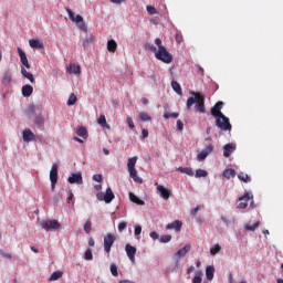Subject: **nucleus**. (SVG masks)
<instances>
[{
    "label": "nucleus",
    "instance_id": "nucleus-1",
    "mask_svg": "<svg viewBox=\"0 0 283 283\" xmlns=\"http://www.w3.org/2000/svg\"><path fill=\"white\" fill-rule=\"evenodd\" d=\"M191 95L195 97H189L187 99V109H191V106L197 103L195 106L196 111L199 112V114H205L207 112V108L205 107V95L198 92H192Z\"/></svg>",
    "mask_w": 283,
    "mask_h": 283
},
{
    "label": "nucleus",
    "instance_id": "nucleus-2",
    "mask_svg": "<svg viewBox=\"0 0 283 283\" xmlns=\"http://www.w3.org/2000/svg\"><path fill=\"white\" fill-rule=\"evenodd\" d=\"M66 12L69 14V19L76 23L77 28L82 30L83 32H87V25L85 24V21L83 20V17L81 14L75 15L72 12V9L67 8Z\"/></svg>",
    "mask_w": 283,
    "mask_h": 283
},
{
    "label": "nucleus",
    "instance_id": "nucleus-3",
    "mask_svg": "<svg viewBox=\"0 0 283 283\" xmlns=\"http://www.w3.org/2000/svg\"><path fill=\"white\" fill-rule=\"evenodd\" d=\"M155 56L158 61H161L163 63H171L174 61V55L171 53L167 52V49L165 46H161L157 53H155Z\"/></svg>",
    "mask_w": 283,
    "mask_h": 283
},
{
    "label": "nucleus",
    "instance_id": "nucleus-4",
    "mask_svg": "<svg viewBox=\"0 0 283 283\" xmlns=\"http://www.w3.org/2000/svg\"><path fill=\"white\" fill-rule=\"evenodd\" d=\"M216 125L219 129H221V132H231L232 129L229 117H227L226 115H223V117H217Z\"/></svg>",
    "mask_w": 283,
    "mask_h": 283
},
{
    "label": "nucleus",
    "instance_id": "nucleus-5",
    "mask_svg": "<svg viewBox=\"0 0 283 283\" xmlns=\"http://www.w3.org/2000/svg\"><path fill=\"white\" fill-rule=\"evenodd\" d=\"M114 242H116V235L113 233H107L104 237V251L109 255L112 253V247H114Z\"/></svg>",
    "mask_w": 283,
    "mask_h": 283
},
{
    "label": "nucleus",
    "instance_id": "nucleus-6",
    "mask_svg": "<svg viewBox=\"0 0 283 283\" xmlns=\"http://www.w3.org/2000/svg\"><path fill=\"white\" fill-rule=\"evenodd\" d=\"M51 189H55L56 182H59V165L53 164L50 171Z\"/></svg>",
    "mask_w": 283,
    "mask_h": 283
},
{
    "label": "nucleus",
    "instance_id": "nucleus-7",
    "mask_svg": "<svg viewBox=\"0 0 283 283\" xmlns=\"http://www.w3.org/2000/svg\"><path fill=\"white\" fill-rule=\"evenodd\" d=\"M41 228L44 229V231H50L51 229H61V223H59L57 220H49V221H42Z\"/></svg>",
    "mask_w": 283,
    "mask_h": 283
},
{
    "label": "nucleus",
    "instance_id": "nucleus-8",
    "mask_svg": "<svg viewBox=\"0 0 283 283\" xmlns=\"http://www.w3.org/2000/svg\"><path fill=\"white\" fill-rule=\"evenodd\" d=\"M249 200H253V193L245 192L243 196L239 197L238 209H247L249 207Z\"/></svg>",
    "mask_w": 283,
    "mask_h": 283
},
{
    "label": "nucleus",
    "instance_id": "nucleus-9",
    "mask_svg": "<svg viewBox=\"0 0 283 283\" xmlns=\"http://www.w3.org/2000/svg\"><path fill=\"white\" fill-rule=\"evenodd\" d=\"M222 107H224V102H217L214 106L211 108V115L214 116V118L224 117L222 113Z\"/></svg>",
    "mask_w": 283,
    "mask_h": 283
},
{
    "label": "nucleus",
    "instance_id": "nucleus-10",
    "mask_svg": "<svg viewBox=\"0 0 283 283\" xmlns=\"http://www.w3.org/2000/svg\"><path fill=\"white\" fill-rule=\"evenodd\" d=\"M213 151V145L209 144L208 146H206L200 154L197 155V160L199 163H202V160H205L207 158V156H209V154H211Z\"/></svg>",
    "mask_w": 283,
    "mask_h": 283
},
{
    "label": "nucleus",
    "instance_id": "nucleus-11",
    "mask_svg": "<svg viewBox=\"0 0 283 283\" xmlns=\"http://www.w3.org/2000/svg\"><path fill=\"white\" fill-rule=\"evenodd\" d=\"M70 185H83V175L81 172H73L69 178Z\"/></svg>",
    "mask_w": 283,
    "mask_h": 283
},
{
    "label": "nucleus",
    "instance_id": "nucleus-12",
    "mask_svg": "<svg viewBox=\"0 0 283 283\" xmlns=\"http://www.w3.org/2000/svg\"><path fill=\"white\" fill-rule=\"evenodd\" d=\"M125 251H126V255L128 256V259L130 260V262H136V248L133 247L132 244L127 243L125 245Z\"/></svg>",
    "mask_w": 283,
    "mask_h": 283
},
{
    "label": "nucleus",
    "instance_id": "nucleus-13",
    "mask_svg": "<svg viewBox=\"0 0 283 283\" xmlns=\"http://www.w3.org/2000/svg\"><path fill=\"white\" fill-rule=\"evenodd\" d=\"M22 138L24 143H36V135H34V133H32L30 129H24L22 132Z\"/></svg>",
    "mask_w": 283,
    "mask_h": 283
},
{
    "label": "nucleus",
    "instance_id": "nucleus-14",
    "mask_svg": "<svg viewBox=\"0 0 283 283\" xmlns=\"http://www.w3.org/2000/svg\"><path fill=\"white\" fill-rule=\"evenodd\" d=\"M157 187V191L160 193L161 198L164 200H167L168 198H171V190L165 188L163 185L155 184Z\"/></svg>",
    "mask_w": 283,
    "mask_h": 283
},
{
    "label": "nucleus",
    "instance_id": "nucleus-15",
    "mask_svg": "<svg viewBox=\"0 0 283 283\" xmlns=\"http://www.w3.org/2000/svg\"><path fill=\"white\" fill-rule=\"evenodd\" d=\"M18 53H19L22 65H24L27 70H30V62H28V55H25V52L23 51V49L18 48Z\"/></svg>",
    "mask_w": 283,
    "mask_h": 283
},
{
    "label": "nucleus",
    "instance_id": "nucleus-16",
    "mask_svg": "<svg viewBox=\"0 0 283 283\" xmlns=\"http://www.w3.org/2000/svg\"><path fill=\"white\" fill-rule=\"evenodd\" d=\"M166 229L168 231L175 230V231H180V229H182V221L180 220H175L171 223H168L166 226Z\"/></svg>",
    "mask_w": 283,
    "mask_h": 283
},
{
    "label": "nucleus",
    "instance_id": "nucleus-17",
    "mask_svg": "<svg viewBox=\"0 0 283 283\" xmlns=\"http://www.w3.org/2000/svg\"><path fill=\"white\" fill-rule=\"evenodd\" d=\"M115 198L116 196L114 195V191H112V188H107L103 197L104 202H106V205H109Z\"/></svg>",
    "mask_w": 283,
    "mask_h": 283
},
{
    "label": "nucleus",
    "instance_id": "nucleus-18",
    "mask_svg": "<svg viewBox=\"0 0 283 283\" xmlns=\"http://www.w3.org/2000/svg\"><path fill=\"white\" fill-rule=\"evenodd\" d=\"M235 151V146L232 144H226L223 146V156L224 158H229V156H231V154H233Z\"/></svg>",
    "mask_w": 283,
    "mask_h": 283
},
{
    "label": "nucleus",
    "instance_id": "nucleus-19",
    "mask_svg": "<svg viewBox=\"0 0 283 283\" xmlns=\"http://www.w3.org/2000/svg\"><path fill=\"white\" fill-rule=\"evenodd\" d=\"M128 171H129L130 178H133L135 182L143 185V178L138 177V170H136V168H129Z\"/></svg>",
    "mask_w": 283,
    "mask_h": 283
},
{
    "label": "nucleus",
    "instance_id": "nucleus-20",
    "mask_svg": "<svg viewBox=\"0 0 283 283\" xmlns=\"http://www.w3.org/2000/svg\"><path fill=\"white\" fill-rule=\"evenodd\" d=\"M1 83L2 85H10V83H12V73L10 72V70L3 73Z\"/></svg>",
    "mask_w": 283,
    "mask_h": 283
},
{
    "label": "nucleus",
    "instance_id": "nucleus-21",
    "mask_svg": "<svg viewBox=\"0 0 283 283\" xmlns=\"http://www.w3.org/2000/svg\"><path fill=\"white\" fill-rule=\"evenodd\" d=\"M33 92H34V87H32V85L27 84L22 86V96H24V98L32 96Z\"/></svg>",
    "mask_w": 283,
    "mask_h": 283
},
{
    "label": "nucleus",
    "instance_id": "nucleus-22",
    "mask_svg": "<svg viewBox=\"0 0 283 283\" xmlns=\"http://www.w3.org/2000/svg\"><path fill=\"white\" fill-rule=\"evenodd\" d=\"M29 45H30V48H32L33 50H43V43L41 42V40L31 39V40L29 41Z\"/></svg>",
    "mask_w": 283,
    "mask_h": 283
},
{
    "label": "nucleus",
    "instance_id": "nucleus-23",
    "mask_svg": "<svg viewBox=\"0 0 283 283\" xmlns=\"http://www.w3.org/2000/svg\"><path fill=\"white\" fill-rule=\"evenodd\" d=\"M189 251H191V245L187 244L180 250H178L175 255L176 258H185L187 253H189Z\"/></svg>",
    "mask_w": 283,
    "mask_h": 283
},
{
    "label": "nucleus",
    "instance_id": "nucleus-24",
    "mask_svg": "<svg viewBox=\"0 0 283 283\" xmlns=\"http://www.w3.org/2000/svg\"><path fill=\"white\" fill-rule=\"evenodd\" d=\"M214 273H216V268H213V265H209L206 268L207 280L209 281L213 280Z\"/></svg>",
    "mask_w": 283,
    "mask_h": 283
},
{
    "label": "nucleus",
    "instance_id": "nucleus-25",
    "mask_svg": "<svg viewBox=\"0 0 283 283\" xmlns=\"http://www.w3.org/2000/svg\"><path fill=\"white\" fill-rule=\"evenodd\" d=\"M21 74L24 78H28V81H30V83H34V75H32V73L28 72V70H25V67H21Z\"/></svg>",
    "mask_w": 283,
    "mask_h": 283
},
{
    "label": "nucleus",
    "instance_id": "nucleus-26",
    "mask_svg": "<svg viewBox=\"0 0 283 283\" xmlns=\"http://www.w3.org/2000/svg\"><path fill=\"white\" fill-rule=\"evenodd\" d=\"M223 178H227V180H231V178H235V169L228 168L223 171Z\"/></svg>",
    "mask_w": 283,
    "mask_h": 283
},
{
    "label": "nucleus",
    "instance_id": "nucleus-27",
    "mask_svg": "<svg viewBox=\"0 0 283 283\" xmlns=\"http://www.w3.org/2000/svg\"><path fill=\"white\" fill-rule=\"evenodd\" d=\"M70 74H81V65L70 64L67 67Z\"/></svg>",
    "mask_w": 283,
    "mask_h": 283
},
{
    "label": "nucleus",
    "instance_id": "nucleus-28",
    "mask_svg": "<svg viewBox=\"0 0 283 283\" xmlns=\"http://www.w3.org/2000/svg\"><path fill=\"white\" fill-rule=\"evenodd\" d=\"M117 48H118V44L116 43V40H108L107 41V50H108V52L114 53V52H116Z\"/></svg>",
    "mask_w": 283,
    "mask_h": 283
},
{
    "label": "nucleus",
    "instance_id": "nucleus-29",
    "mask_svg": "<svg viewBox=\"0 0 283 283\" xmlns=\"http://www.w3.org/2000/svg\"><path fill=\"white\" fill-rule=\"evenodd\" d=\"M171 87H172L174 92H176V94H178L179 96H182V87L180 86V84L177 81L171 82Z\"/></svg>",
    "mask_w": 283,
    "mask_h": 283
},
{
    "label": "nucleus",
    "instance_id": "nucleus-30",
    "mask_svg": "<svg viewBox=\"0 0 283 283\" xmlns=\"http://www.w3.org/2000/svg\"><path fill=\"white\" fill-rule=\"evenodd\" d=\"M129 200L132 202H135V205H139V206H144L145 205V201H143L142 199H139L136 195H134V192H130L129 193Z\"/></svg>",
    "mask_w": 283,
    "mask_h": 283
},
{
    "label": "nucleus",
    "instance_id": "nucleus-31",
    "mask_svg": "<svg viewBox=\"0 0 283 283\" xmlns=\"http://www.w3.org/2000/svg\"><path fill=\"white\" fill-rule=\"evenodd\" d=\"M63 277V272L62 271H55L51 274L50 276V282H56V280H61Z\"/></svg>",
    "mask_w": 283,
    "mask_h": 283
},
{
    "label": "nucleus",
    "instance_id": "nucleus-32",
    "mask_svg": "<svg viewBox=\"0 0 283 283\" xmlns=\"http://www.w3.org/2000/svg\"><path fill=\"white\" fill-rule=\"evenodd\" d=\"M177 171H180V174H186L187 176H193V169H191V167H179L177 168Z\"/></svg>",
    "mask_w": 283,
    "mask_h": 283
},
{
    "label": "nucleus",
    "instance_id": "nucleus-33",
    "mask_svg": "<svg viewBox=\"0 0 283 283\" xmlns=\"http://www.w3.org/2000/svg\"><path fill=\"white\" fill-rule=\"evenodd\" d=\"M138 160V157H132L128 159L127 168L128 169H136V163Z\"/></svg>",
    "mask_w": 283,
    "mask_h": 283
},
{
    "label": "nucleus",
    "instance_id": "nucleus-34",
    "mask_svg": "<svg viewBox=\"0 0 283 283\" xmlns=\"http://www.w3.org/2000/svg\"><path fill=\"white\" fill-rule=\"evenodd\" d=\"M138 116H139V119L143 120V123H149V120H151V116H149V114L145 112H140Z\"/></svg>",
    "mask_w": 283,
    "mask_h": 283
},
{
    "label": "nucleus",
    "instance_id": "nucleus-35",
    "mask_svg": "<svg viewBox=\"0 0 283 283\" xmlns=\"http://www.w3.org/2000/svg\"><path fill=\"white\" fill-rule=\"evenodd\" d=\"M238 178L241 182H251V177L244 172H239Z\"/></svg>",
    "mask_w": 283,
    "mask_h": 283
},
{
    "label": "nucleus",
    "instance_id": "nucleus-36",
    "mask_svg": "<svg viewBox=\"0 0 283 283\" xmlns=\"http://www.w3.org/2000/svg\"><path fill=\"white\" fill-rule=\"evenodd\" d=\"M97 123L98 125H101V127H107L109 129V125H107V119L105 118V115H101L97 119Z\"/></svg>",
    "mask_w": 283,
    "mask_h": 283
},
{
    "label": "nucleus",
    "instance_id": "nucleus-37",
    "mask_svg": "<svg viewBox=\"0 0 283 283\" xmlns=\"http://www.w3.org/2000/svg\"><path fill=\"white\" fill-rule=\"evenodd\" d=\"M76 101H78V98L76 97V94L72 93V94L69 96L67 105H69V106L76 105Z\"/></svg>",
    "mask_w": 283,
    "mask_h": 283
},
{
    "label": "nucleus",
    "instance_id": "nucleus-38",
    "mask_svg": "<svg viewBox=\"0 0 283 283\" xmlns=\"http://www.w3.org/2000/svg\"><path fill=\"white\" fill-rule=\"evenodd\" d=\"M192 283H202V271H197Z\"/></svg>",
    "mask_w": 283,
    "mask_h": 283
},
{
    "label": "nucleus",
    "instance_id": "nucleus-39",
    "mask_svg": "<svg viewBox=\"0 0 283 283\" xmlns=\"http://www.w3.org/2000/svg\"><path fill=\"white\" fill-rule=\"evenodd\" d=\"M76 134L81 137V138H85V135L87 134V128L80 126L76 130Z\"/></svg>",
    "mask_w": 283,
    "mask_h": 283
},
{
    "label": "nucleus",
    "instance_id": "nucleus-40",
    "mask_svg": "<svg viewBox=\"0 0 283 283\" xmlns=\"http://www.w3.org/2000/svg\"><path fill=\"white\" fill-rule=\"evenodd\" d=\"M220 251H222V247H220V244H214L213 248L210 249V253L212 255H218V253H220Z\"/></svg>",
    "mask_w": 283,
    "mask_h": 283
},
{
    "label": "nucleus",
    "instance_id": "nucleus-41",
    "mask_svg": "<svg viewBox=\"0 0 283 283\" xmlns=\"http://www.w3.org/2000/svg\"><path fill=\"white\" fill-rule=\"evenodd\" d=\"M159 242H161V244H167L168 242H171V234L161 235Z\"/></svg>",
    "mask_w": 283,
    "mask_h": 283
},
{
    "label": "nucleus",
    "instance_id": "nucleus-42",
    "mask_svg": "<svg viewBox=\"0 0 283 283\" xmlns=\"http://www.w3.org/2000/svg\"><path fill=\"white\" fill-rule=\"evenodd\" d=\"M208 172L205 169H197L196 171V178H207Z\"/></svg>",
    "mask_w": 283,
    "mask_h": 283
},
{
    "label": "nucleus",
    "instance_id": "nucleus-43",
    "mask_svg": "<svg viewBox=\"0 0 283 283\" xmlns=\"http://www.w3.org/2000/svg\"><path fill=\"white\" fill-rule=\"evenodd\" d=\"M111 273L114 277H118V266H116V263L111 264Z\"/></svg>",
    "mask_w": 283,
    "mask_h": 283
},
{
    "label": "nucleus",
    "instance_id": "nucleus-44",
    "mask_svg": "<svg viewBox=\"0 0 283 283\" xmlns=\"http://www.w3.org/2000/svg\"><path fill=\"white\" fill-rule=\"evenodd\" d=\"M178 116H180L179 113H169V112H166V113L164 114V118H166V119H169V118H178Z\"/></svg>",
    "mask_w": 283,
    "mask_h": 283
},
{
    "label": "nucleus",
    "instance_id": "nucleus-45",
    "mask_svg": "<svg viewBox=\"0 0 283 283\" xmlns=\"http://www.w3.org/2000/svg\"><path fill=\"white\" fill-rule=\"evenodd\" d=\"M84 260H94V254L92 253V249H87L84 254Z\"/></svg>",
    "mask_w": 283,
    "mask_h": 283
},
{
    "label": "nucleus",
    "instance_id": "nucleus-46",
    "mask_svg": "<svg viewBox=\"0 0 283 283\" xmlns=\"http://www.w3.org/2000/svg\"><path fill=\"white\" fill-rule=\"evenodd\" d=\"M260 227V222L256 221L254 224H245L247 231H255L256 228Z\"/></svg>",
    "mask_w": 283,
    "mask_h": 283
},
{
    "label": "nucleus",
    "instance_id": "nucleus-47",
    "mask_svg": "<svg viewBox=\"0 0 283 283\" xmlns=\"http://www.w3.org/2000/svg\"><path fill=\"white\" fill-rule=\"evenodd\" d=\"M94 42V36H88V38H85L84 40H83V48H87V45H90V43H93Z\"/></svg>",
    "mask_w": 283,
    "mask_h": 283
},
{
    "label": "nucleus",
    "instance_id": "nucleus-48",
    "mask_svg": "<svg viewBox=\"0 0 283 283\" xmlns=\"http://www.w3.org/2000/svg\"><path fill=\"white\" fill-rule=\"evenodd\" d=\"M127 125L129 127V129H132V132H136V126L134 125V119H132V117H127Z\"/></svg>",
    "mask_w": 283,
    "mask_h": 283
},
{
    "label": "nucleus",
    "instance_id": "nucleus-49",
    "mask_svg": "<svg viewBox=\"0 0 283 283\" xmlns=\"http://www.w3.org/2000/svg\"><path fill=\"white\" fill-rule=\"evenodd\" d=\"M146 10H147L148 14H158V10L155 7L147 6Z\"/></svg>",
    "mask_w": 283,
    "mask_h": 283
},
{
    "label": "nucleus",
    "instance_id": "nucleus-50",
    "mask_svg": "<svg viewBox=\"0 0 283 283\" xmlns=\"http://www.w3.org/2000/svg\"><path fill=\"white\" fill-rule=\"evenodd\" d=\"M84 231L85 233H90V231H92V221H86L84 223Z\"/></svg>",
    "mask_w": 283,
    "mask_h": 283
},
{
    "label": "nucleus",
    "instance_id": "nucleus-51",
    "mask_svg": "<svg viewBox=\"0 0 283 283\" xmlns=\"http://www.w3.org/2000/svg\"><path fill=\"white\" fill-rule=\"evenodd\" d=\"M117 229L119 232L125 231V229H127V222H125V221L119 222L117 226Z\"/></svg>",
    "mask_w": 283,
    "mask_h": 283
},
{
    "label": "nucleus",
    "instance_id": "nucleus-52",
    "mask_svg": "<svg viewBox=\"0 0 283 283\" xmlns=\"http://www.w3.org/2000/svg\"><path fill=\"white\" fill-rule=\"evenodd\" d=\"M45 120L43 119V117L39 116L35 118V125H38V127H43Z\"/></svg>",
    "mask_w": 283,
    "mask_h": 283
},
{
    "label": "nucleus",
    "instance_id": "nucleus-53",
    "mask_svg": "<svg viewBox=\"0 0 283 283\" xmlns=\"http://www.w3.org/2000/svg\"><path fill=\"white\" fill-rule=\"evenodd\" d=\"M177 129L179 132H182V129H185V124L180 119L177 120Z\"/></svg>",
    "mask_w": 283,
    "mask_h": 283
},
{
    "label": "nucleus",
    "instance_id": "nucleus-54",
    "mask_svg": "<svg viewBox=\"0 0 283 283\" xmlns=\"http://www.w3.org/2000/svg\"><path fill=\"white\" fill-rule=\"evenodd\" d=\"M155 44L157 45L158 50H160L163 46V40L160 38L155 39Z\"/></svg>",
    "mask_w": 283,
    "mask_h": 283
},
{
    "label": "nucleus",
    "instance_id": "nucleus-55",
    "mask_svg": "<svg viewBox=\"0 0 283 283\" xmlns=\"http://www.w3.org/2000/svg\"><path fill=\"white\" fill-rule=\"evenodd\" d=\"M140 233H143V227L136 226L135 227V235H140Z\"/></svg>",
    "mask_w": 283,
    "mask_h": 283
},
{
    "label": "nucleus",
    "instance_id": "nucleus-56",
    "mask_svg": "<svg viewBox=\"0 0 283 283\" xmlns=\"http://www.w3.org/2000/svg\"><path fill=\"white\" fill-rule=\"evenodd\" d=\"M142 138H149V130H147L146 128H144L142 130Z\"/></svg>",
    "mask_w": 283,
    "mask_h": 283
},
{
    "label": "nucleus",
    "instance_id": "nucleus-57",
    "mask_svg": "<svg viewBox=\"0 0 283 283\" xmlns=\"http://www.w3.org/2000/svg\"><path fill=\"white\" fill-rule=\"evenodd\" d=\"M93 180L95 182H101V180H103V176H101V175H93Z\"/></svg>",
    "mask_w": 283,
    "mask_h": 283
},
{
    "label": "nucleus",
    "instance_id": "nucleus-58",
    "mask_svg": "<svg viewBox=\"0 0 283 283\" xmlns=\"http://www.w3.org/2000/svg\"><path fill=\"white\" fill-rule=\"evenodd\" d=\"M150 238L153 240H158V238H159L158 232H156V231L150 232Z\"/></svg>",
    "mask_w": 283,
    "mask_h": 283
},
{
    "label": "nucleus",
    "instance_id": "nucleus-59",
    "mask_svg": "<svg viewBox=\"0 0 283 283\" xmlns=\"http://www.w3.org/2000/svg\"><path fill=\"white\" fill-rule=\"evenodd\" d=\"M96 198H97V200L103 201V200H105V199H104V198H105V195H104L103 192H98V193L96 195Z\"/></svg>",
    "mask_w": 283,
    "mask_h": 283
},
{
    "label": "nucleus",
    "instance_id": "nucleus-60",
    "mask_svg": "<svg viewBox=\"0 0 283 283\" xmlns=\"http://www.w3.org/2000/svg\"><path fill=\"white\" fill-rule=\"evenodd\" d=\"M198 211H200V206H197L196 208H193L190 213L191 216H196V213H198Z\"/></svg>",
    "mask_w": 283,
    "mask_h": 283
},
{
    "label": "nucleus",
    "instance_id": "nucleus-61",
    "mask_svg": "<svg viewBox=\"0 0 283 283\" xmlns=\"http://www.w3.org/2000/svg\"><path fill=\"white\" fill-rule=\"evenodd\" d=\"M2 258H7V260H12V254L10 253H6V252H1Z\"/></svg>",
    "mask_w": 283,
    "mask_h": 283
},
{
    "label": "nucleus",
    "instance_id": "nucleus-62",
    "mask_svg": "<svg viewBox=\"0 0 283 283\" xmlns=\"http://www.w3.org/2000/svg\"><path fill=\"white\" fill-rule=\"evenodd\" d=\"M140 103H143V105H149V99L147 97H143Z\"/></svg>",
    "mask_w": 283,
    "mask_h": 283
},
{
    "label": "nucleus",
    "instance_id": "nucleus-63",
    "mask_svg": "<svg viewBox=\"0 0 283 283\" xmlns=\"http://www.w3.org/2000/svg\"><path fill=\"white\" fill-rule=\"evenodd\" d=\"M96 242L94 241V238L88 239V247H94Z\"/></svg>",
    "mask_w": 283,
    "mask_h": 283
},
{
    "label": "nucleus",
    "instance_id": "nucleus-64",
    "mask_svg": "<svg viewBox=\"0 0 283 283\" xmlns=\"http://www.w3.org/2000/svg\"><path fill=\"white\" fill-rule=\"evenodd\" d=\"M176 41L177 43H182V35L176 34Z\"/></svg>",
    "mask_w": 283,
    "mask_h": 283
}]
</instances>
